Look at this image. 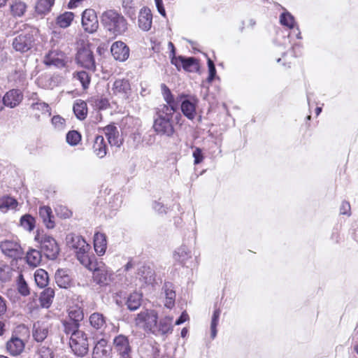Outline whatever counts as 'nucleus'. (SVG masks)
I'll return each mask as SVG.
<instances>
[{
	"mask_svg": "<svg viewBox=\"0 0 358 358\" xmlns=\"http://www.w3.org/2000/svg\"><path fill=\"white\" fill-rule=\"evenodd\" d=\"M112 348L108 341L101 338L96 342L92 352V358H111Z\"/></svg>",
	"mask_w": 358,
	"mask_h": 358,
	"instance_id": "nucleus-16",
	"label": "nucleus"
},
{
	"mask_svg": "<svg viewBox=\"0 0 358 358\" xmlns=\"http://www.w3.org/2000/svg\"><path fill=\"white\" fill-rule=\"evenodd\" d=\"M10 9L13 16L21 17L24 14L27 10V5L22 1L15 0L10 4Z\"/></svg>",
	"mask_w": 358,
	"mask_h": 358,
	"instance_id": "nucleus-35",
	"label": "nucleus"
},
{
	"mask_svg": "<svg viewBox=\"0 0 358 358\" xmlns=\"http://www.w3.org/2000/svg\"><path fill=\"white\" fill-rule=\"evenodd\" d=\"M18 206L17 201L9 196L0 197V210L2 213H7L9 210H16Z\"/></svg>",
	"mask_w": 358,
	"mask_h": 358,
	"instance_id": "nucleus-30",
	"label": "nucleus"
},
{
	"mask_svg": "<svg viewBox=\"0 0 358 358\" xmlns=\"http://www.w3.org/2000/svg\"><path fill=\"white\" fill-rule=\"evenodd\" d=\"M92 148L99 158L102 159L106 155L108 145L103 136L98 135L95 137Z\"/></svg>",
	"mask_w": 358,
	"mask_h": 358,
	"instance_id": "nucleus-23",
	"label": "nucleus"
},
{
	"mask_svg": "<svg viewBox=\"0 0 358 358\" xmlns=\"http://www.w3.org/2000/svg\"><path fill=\"white\" fill-rule=\"evenodd\" d=\"M34 279L39 287H45L48 283V274L43 269H37L34 273Z\"/></svg>",
	"mask_w": 358,
	"mask_h": 358,
	"instance_id": "nucleus-38",
	"label": "nucleus"
},
{
	"mask_svg": "<svg viewBox=\"0 0 358 358\" xmlns=\"http://www.w3.org/2000/svg\"><path fill=\"white\" fill-rule=\"evenodd\" d=\"M55 0H38L36 5V11L38 14L48 13L53 6Z\"/></svg>",
	"mask_w": 358,
	"mask_h": 358,
	"instance_id": "nucleus-41",
	"label": "nucleus"
},
{
	"mask_svg": "<svg viewBox=\"0 0 358 358\" xmlns=\"http://www.w3.org/2000/svg\"><path fill=\"white\" fill-rule=\"evenodd\" d=\"M82 26L84 30L90 34H93L99 28V21L96 13L93 9H85L82 14Z\"/></svg>",
	"mask_w": 358,
	"mask_h": 358,
	"instance_id": "nucleus-11",
	"label": "nucleus"
},
{
	"mask_svg": "<svg viewBox=\"0 0 358 358\" xmlns=\"http://www.w3.org/2000/svg\"><path fill=\"white\" fill-rule=\"evenodd\" d=\"M24 29L13 40V48L17 52H25L29 50L34 42L36 30L31 27L23 24Z\"/></svg>",
	"mask_w": 358,
	"mask_h": 358,
	"instance_id": "nucleus-6",
	"label": "nucleus"
},
{
	"mask_svg": "<svg viewBox=\"0 0 358 358\" xmlns=\"http://www.w3.org/2000/svg\"><path fill=\"white\" fill-rule=\"evenodd\" d=\"M156 7L157 8L158 12L162 15H166V11L164 8V4L162 0H155Z\"/></svg>",
	"mask_w": 358,
	"mask_h": 358,
	"instance_id": "nucleus-62",
	"label": "nucleus"
},
{
	"mask_svg": "<svg viewBox=\"0 0 358 358\" xmlns=\"http://www.w3.org/2000/svg\"><path fill=\"white\" fill-rule=\"evenodd\" d=\"M0 249L6 256L17 259L22 255V249L16 239H5L0 243Z\"/></svg>",
	"mask_w": 358,
	"mask_h": 358,
	"instance_id": "nucleus-12",
	"label": "nucleus"
},
{
	"mask_svg": "<svg viewBox=\"0 0 358 358\" xmlns=\"http://www.w3.org/2000/svg\"><path fill=\"white\" fill-rule=\"evenodd\" d=\"M69 345L76 356L84 357L88 352L87 335L83 331L73 334L70 337Z\"/></svg>",
	"mask_w": 358,
	"mask_h": 358,
	"instance_id": "nucleus-8",
	"label": "nucleus"
},
{
	"mask_svg": "<svg viewBox=\"0 0 358 358\" xmlns=\"http://www.w3.org/2000/svg\"><path fill=\"white\" fill-rule=\"evenodd\" d=\"M192 156L194 157V164L195 165L201 163L204 159L202 150L199 148H195L193 151Z\"/></svg>",
	"mask_w": 358,
	"mask_h": 358,
	"instance_id": "nucleus-57",
	"label": "nucleus"
},
{
	"mask_svg": "<svg viewBox=\"0 0 358 358\" xmlns=\"http://www.w3.org/2000/svg\"><path fill=\"white\" fill-rule=\"evenodd\" d=\"M94 248L99 256L104 255L107 248L106 236L104 234L97 232L94 236Z\"/></svg>",
	"mask_w": 358,
	"mask_h": 358,
	"instance_id": "nucleus-27",
	"label": "nucleus"
},
{
	"mask_svg": "<svg viewBox=\"0 0 358 358\" xmlns=\"http://www.w3.org/2000/svg\"><path fill=\"white\" fill-rule=\"evenodd\" d=\"M66 140L68 144L74 146L78 145L81 141V135L77 131L72 130L67 133Z\"/></svg>",
	"mask_w": 358,
	"mask_h": 358,
	"instance_id": "nucleus-48",
	"label": "nucleus"
},
{
	"mask_svg": "<svg viewBox=\"0 0 358 358\" xmlns=\"http://www.w3.org/2000/svg\"><path fill=\"white\" fill-rule=\"evenodd\" d=\"M180 63L182 68L187 71H194L198 69L196 59L194 57H180Z\"/></svg>",
	"mask_w": 358,
	"mask_h": 358,
	"instance_id": "nucleus-43",
	"label": "nucleus"
},
{
	"mask_svg": "<svg viewBox=\"0 0 358 358\" xmlns=\"http://www.w3.org/2000/svg\"><path fill=\"white\" fill-rule=\"evenodd\" d=\"M11 269L8 266H0V283L8 281L10 279Z\"/></svg>",
	"mask_w": 358,
	"mask_h": 358,
	"instance_id": "nucleus-52",
	"label": "nucleus"
},
{
	"mask_svg": "<svg viewBox=\"0 0 358 358\" xmlns=\"http://www.w3.org/2000/svg\"><path fill=\"white\" fill-rule=\"evenodd\" d=\"M2 99V106L4 105L10 108L18 106L23 99V94L19 90H11L6 93Z\"/></svg>",
	"mask_w": 358,
	"mask_h": 358,
	"instance_id": "nucleus-15",
	"label": "nucleus"
},
{
	"mask_svg": "<svg viewBox=\"0 0 358 358\" xmlns=\"http://www.w3.org/2000/svg\"><path fill=\"white\" fill-rule=\"evenodd\" d=\"M112 90L114 94L120 95L123 99H128L131 94V85L127 79L116 80Z\"/></svg>",
	"mask_w": 358,
	"mask_h": 358,
	"instance_id": "nucleus-19",
	"label": "nucleus"
},
{
	"mask_svg": "<svg viewBox=\"0 0 358 358\" xmlns=\"http://www.w3.org/2000/svg\"><path fill=\"white\" fill-rule=\"evenodd\" d=\"M105 135L107 137L108 143L110 145H115L119 147L120 140H119V131L117 127L114 125H108L104 129Z\"/></svg>",
	"mask_w": 358,
	"mask_h": 358,
	"instance_id": "nucleus-29",
	"label": "nucleus"
},
{
	"mask_svg": "<svg viewBox=\"0 0 358 358\" xmlns=\"http://www.w3.org/2000/svg\"><path fill=\"white\" fill-rule=\"evenodd\" d=\"M88 270L93 271V280L97 285L103 287L109 285L115 279L113 271L102 262H97L96 257L84 266Z\"/></svg>",
	"mask_w": 358,
	"mask_h": 358,
	"instance_id": "nucleus-3",
	"label": "nucleus"
},
{
	"mask_svg": "<svg viewBox=\"0 0 358 358\" xmlns=\"http://www.w3.org/2000/svg\"><path fill=\"white\" fill-rule=\"evenodd\" d=\"M48 334V324L39 321L35 322L33 326L32 336L37 342L43 341Z\"/></svg>",
	"mask_w": 358,
	"mask_h": 358,
	"instance_id": "nucleus-21",
	"label": "nucleus"
},
{
	"mask_svg": "<svg viewBox=\"0 0 358 358\" xmlns=\"http://www.w3.org/2000/svg\"><path fill=\"white\" fill-rule=\"evenodd\" d=\"M101 23L104 29L115 36L124 34L128 29V23L124 17L115 10H107L101 17Z\"/></svg>",
	"mask_w": 358,
	"mask_h": 358,
	"instance_id": "nucleus-2",
	"label": "nucleus"
},
{
	"mask_svg": "<svg viewBox=\"0 0 358 358\" xmlns=\"http://www.w3.org/2000/svg\"><path fill=\"white\" fill-rule=\"evenodd\" d=\"M188 320H189V315L186 311H184L182 313V314L179 317V318L176 321L175 324L180 325L182 323H184L185 322L187 321Z\"/></svg>",
	"mask_w": 358,
	"mask_h": 358,
	"instance_id": "nucleus-61",
	"label": "nucleus"
},
{
	"mask_svg": "<svg viewBox=\"0 0 358 358\" xmlns=\"http://www.w3.org/2000/svg\"><path fill=\"white\" fill-rule=\"evenodd\" d=\"M280 22L289 29H293L295 26V20L294 16L288 11L283 12L280 16Z\"/></svg>",
	"mask_w": 358,
	"mask_h": 358,
	"instance_id": "nucleus-44",
	"label": "nucleus"
},
{
	"mask_svg": "<svg viewBox=\"0 0 358 358\" xmlns=\"http://www.w3.org/2000/svg\"><path fill=\"white\" fill-rule=\"evenodd\" d=\"M113 346L120 358H131V348L129 339L124 335H118L113 339Z\"/></svg>",
	"mask_w": 358,
	"mask_h": 358,
	"instance_id": "nucleus-13",
	"label": "nucleus"
},
{
	"mask_svg": "<svg viewBox=\"0 0 358 358\" xmlns=\"http://www.w3.org/2000/svg\"><path fill=\"white\" fill-rule=\"evenodd\" d=\"M67 244L74 250L78 260L83 266L89 264V262L95 257L90 253V245L80 236L69 235L67 237Z\"/></svg>",
	"mask_w": 358,
	"mask_h": 358,
	"instance_id": "nucleus-4",
	"label": "nucleus"
},
{
	"mask_svg": "<svg viewBox=\"0 0 358 358\" xmlns=\"http://www.w3.org/2000/svg\"><path fill=\"white\" fill-rule=\"evenodd\" d=\"M108 105V101L106 98H99L95 101V106L100 110L107 108Z\"/></svg>",
	"mask_w": 358,
	"mask_h": 358,
	"instance_id": "nucleus-58",
	"label": "nucleus"
},
{
	"mask_svg": "<svg viewBox=\"0 0 358 358\" xmlns=\"http://www.w3.org/2000/svg\"><path fill=\"white\" fill-rule=\"evenodd\" d=\"M30 332L29 328L24 324H20L16 327L13 336H18L22 341H26L29 337Z\"/></svg>",
	"mask_w": 358,
	"mask_h": 358,
	"instance_id": "nucleus-47",
	"label": "nucleus"
},
{
	"mask_svg": "<svg viewBox=\"0 0 358 358\" xmlns=\"http://www.w3.org/2000/svg\"><path fill=\"white\" fill-rule=\"evenodd\" d=\"M55 296V291L52 288L48 287L45 289L41 294L40 301L43 308H48Z\"/></svg>",
	"mask_w": 358,
	"mask_h": 358,
	"instance_id": "nucleus-33",
	"label": "nucleus"
},
{
	"mask_svg": "<svg viewBox=\"0 0 358 358\" xmlns=\"http://www.w3.org/2000/svg\"><path fill=\"white\" fill-rule=\"evenodd\" d=\"M142 300V295L138 292H134L131 294L126 301L127 306L129 310L134 311L137 310L141 304Z\"/></svg>",
	"mask_w": 358,
	"mask_h": 358,
	"instance_id": "nucleus-32",
	"label": "nucleus"
},
{
	"mask_svg": "<svg viewBox=\"0 0 358 358\" xmlns=\"http://www.w3.org/2000/svg\"><path fill=\"white\" fill-rule=\"evenodd\" d=\"M221 310L219 308H216L213 314L211 323H210V336L214 339L217 336V327L219 322L220 315Z\"/></svg>",
	"mask_w": 358,
	"mask_h": 358,
	"instance_id": "nucleus-46",
	"label": "nucleus"
},
{
	"mask_svg": "<svg viewBox=\"0 0 358 358\" xmlns=\"http://www.w3.org/2000/svg\"><path fill=\"white\" fill-rule=\"evenodd\" d=\"M81 83L83 89H87L90 83V77L86 71H82L77 72L74 76Z\"/></svg>",
	"mask_w": 358,
	"mask_h": 358,
	"instance_id": "nucleus-49",
	"label": "nucleus"
},
{
	"mask_svg": "<svg viewBox=\"0 0 358 358\" xmlns=\"http://www.w3.org/2000/svg\"><path fill=\"white\" fill-rule=\"evenodd\" d=\"M38 355L40 358H52V350L45 345H41L38 349Z\"/></svg>",
	"mask_w": 358,
	"mask_h": 358,
	"instance_id": "nucleus-53",
	"label": "nucleus"
},
{
	"mask_svg": "<svg viewBox=\"0 0 358 358\" xmlns=\"http://www.w3.org/2000/svg\"><path fill=\"white\" fill-rule=\"evenodd\" d=\"M62 331L66 334V335H71L73 336V334L80 332L79 327L80 324L76 323V322H73V320H69L68 318H66L62 321Z\"/></svg>",
	"mask_w": 358,
	"mask_h": 358,
	"instance_id": "nucleus-31",
	"label": "nucleus"
},
{
	"mask_svg": "<svg viewBox=\"0 0 358 358\" xmlns=\"http://www.w3.org/2000/svg\"><path fill=\"white\" fill-rule=\"evenodd\" d=\"M70 62L69 57L63 52L54 50L50 51L44 57V64L61 69L66 66Z\"/></svg>",
	"mask_w": 358,
	"mask_h": 358,
	"instance_id": "nucleus-10",
	"label": "nucleus"
},
{
	"mask_svg": "<svg viewBox=\"0 0 358 358\" xmlns=\"http://www.w3.org/2000/svg\"><path fill=\"white\" fill-rule=\"evenodd\" d=\"M208 66L209 75L207 78V81L208 83H211L216 76V69L213 62L210 58H208Z\"/></svg>",
	"mask_w": 358,
	"mask_h": 358,
	"instance_id": "nucleus-56",
	"label": "nucleus"
},
{
	"mask_svg": "<svg viewBox=\"0 0 358 358\" xmlns=\"http://www.w3.org/2000/svg\"><path fill=\"white\" fill-rule=\"evenodd\" d=\"M162 289L164 294V306L167 308L171 309L175 306L176 296L173 285L171 282H166Z\"/></svg>",
	"mask_w": 358,
	"mask_h": 358,
	"instance_id": "nucleus-22",
	"label": "nucleus"
},
{
	"mask_svg": "<svg viewBox=\"0 0 358 358\" xmlns=\"http://www.w3.org/2000/svg\"><path fill=\"white\" fill-rule=\"evenodd\" d=\"M340 213L342 215H350V205L348 201H343L340 207Z\"/></svg>",
	"mask_w": 358,
	"mask_h": 358,
	"instance_id": "nucleus-59",
	"label": "nucleus"
},
{
	"mask_svg": "<svg viewBox=\"0 0 358 358\" xmlns=\"http://www.w3.org/2000/svg\"><path fill=\"white\" fill-rule=\"evenodd\" d=\"M31 108L33 110H38L41 112V113H48L50 115V108L49 105L45 102H36L32 103Z\"/></svg>",
	"mask_w": 358,
	"mask_h": 358,
	"instance_id": "nucleus-50",
	"label": "nucleus"
},
{
	"mask_svg": "<svg viewBox=\"0 0 358 358\" xmlns=\"http://www.w3.org/2000/svg\"><path fill=\"white\" fill-rule=\"evenodd\" d=\"M138 274L140 280L146 284L152 283L154 280V273L150 268L145 266L141 268Z\"/></svg>",
	"mask_w": 358,
	"mask_h": 358,
	"instance_id": "nucleus-45",
	"label": "nucleus"
},
{
	"mask_svg": "<svg viewBox=\"0 0 358 358\" xmlns=\"http://www.w3.org/2000/svg\"><path fill=\"white\" fill-rule=\"evenodd\" d=\"M18 291L23 296H27L29 294V289L26 281L23 278L22 275L18 277Z\"/></svg>",
	"mask_w": 358,
	"mask_h": 358,
	"instance_id": "nucleus-51",
	"label": "nucleus"
},
{
	"mask_svg": "<svg viewBox=\"0 0 358 358\" xmlns=\"http://www.w3.org/2000/svg\"><path fill=\"white\" fill-rule=\"evenodd\" d=\"M73 112L79 120H84L87 113V104L83 101H78L73 105Z\"/></svg>",
	"mask_w": 358,
	"mask_h": 358,
	"instance_id": "nucleus-37",
	"label": "nucleus"
},
{
	"mask_svg": "<svg viewBox=\"0 0 358 358\" xmlns=\"http://www.w3.org/2000/svg\"><path fill=\"white\" fill-rule=\"evenodd\" d=\"M76 60L84 68L95 71L96 66L93 53L88 47H83L78 50Z\"/></svg>",
	"mask_w": 358,
	"mask_h": 358,
	"instance_id": "nucleus-14",
	"label": "nucleus"
},
{
	"mask_svg": "<svg viewBox=\"0 0 358 358\" xmlns=\"http://www.w3.org/2000/svg\"><path fill=\"white\" fill-rule=\"evenodd\" d=\"M157 321L158 314L155 310L145 309L136 315L134 323L145 331L153 334Z\"/></svg>",
	"mask_w": 358,
	"mask_h": 358,
	"instance_id": "nucleus-7",
	"label": "nucleus"
},
{
	"mask_svg": "<svg viewBox=\"0 0 358 358\" xmlns=\"http://www.w3.org/2000/svg\"><path fill=\"white\" fill-rule=\"evenodd\" d=\"M65 120L60 115H55L52 118V124L59 131L63 130L65 127Z\"/></svg>",
	"mask_w": 358,
	"mask_h": 358,
	"instance_id": "nucleus-54",
	"label": "nucleus"
},
{
	"mask_svg": "<svg viewBox=\"0 0 358 358\" xmlns=\"http://www.w3.org/2000/svg\"><path fill=\"white\" fill-rule=\"evenodd\" d=\"M36 220L29 214H25L21 217L20 220V226L27 231H31L35 227Z\"/></svg>",
	"mask_w": 358,
	"mask_h": 358,
	"instance_id": "nucleus-40",
	"label": "nucleus"
},
{
	"mask_svg": "<svg viewBox=\"0 0 358 358\" xmlns=\"http://www.w3.org/2000/svg\"><path fill=\"white\" fill-rule=\"evenodd\" d=\"M84 314L81 308L78 306H72L69 309V320H72L78 324L83 320Z\"/></svg>",
	"mask_w": 358,
	"mask_h": 358,
	"instance_id": "nucleus-42",
	"label": "nucleus"
},
{
	"mask_svg": "<svg viewBox=\"0 0 358 358\" xmlns=\"http://www.w3.org/2000/svg\"><path fill=\"white\" fill-rule=\"evenodd\" d=\"M41 252L32 249L27 252L26 260L29 266L36 267L41 263Z\"/></svg>",
	"mask_w": 358,
	"mask_h": 358,
	"instance_id": "nucleus-36",
	"label": "nucleus"
},
{
	"mask_svg": "<svg viewBox=\"0 0 358 358\" xmlns=\"http://www.w3.org/2000/svg\"><path fill=\"white\" fill-rule=\"evenodd\" d=\"M153 208L156 212H157L159 213H166V208H165L164 206L159 201L154 202Z\"/></svg>",
	"mask_w": 358,
	"mask_h": 358,
	"instance_id": "nucleus-60",
	"label": "nucleus"
},
{
	"mask_svg": "<svg viewBox=\"0 0 358 358\" xmlns=\"http://www.w3.org/2000/svg\"><path fill=\"white\" fill-rule=\"evenodd\" d=\"M39 215L48 229H52L55 227L54 216L50 207L43 206L39 208Z\"/></svg>",
	"mask_w": 358,
	"mask_h": 358,
	"instance_id": "nucleus-28",
	"label": "nucleus"
},
{
	"mask_svg": "<svg viewBox=\"0 0 358 358\" xmlns=\"http://www.w3.org/2000/svg\"><path fill=\"white\" fill-rule=\"evenodd\" d=\"M190 257V251L185 245L178 248L173 253L174 259L180 263H185Z\"/></svg>",
	"mask_w": 358,
	"mask_h": 358,
	"instance_id": "nucleus-34",
	"label": "nucleus"
},
{
	"mask_svg": "<svg viewBox=\"0 0 358 358\" xmlns=\"http://www.w3.org/2000/svg\"><path fill=\"white\" fill-rule=\"evenodd\" d=\"M256 24V21L253 18H247L241 22L238 28L241 32H243L245 28L253 29Z\"/></svg>",
	"mask_w": 358,
	"mask_h": 358,
	"instance_id": "nucleus-55",
	"label": "nucleus"
},
{
	"mask_svg": "<svg viewBox=\"0 0 358 358\" xmlns=\"http://www.w3.org/2000/svg\"><path fill=\"white\" fill-rule=\"evenodd\" d=\"M90 325L97 331H99L101 334L104 332L106 327H107L106 319L104 316L99 313H92L89 318Z\"/></svg>",
	"mask_w": 358,
	"mask_h": 358,
	"instance_id": "nucleus-25",
	"label": "nucleus"
},
{
	"mask_svg": "<svg viewBox=\"0 0 358 358\" xmlns=\"http://www.w3.org/2000/svg\"><path fill=\"white\" fill-rule=\"evenodd\" d=\"M34 239L40 244L41 252L49 259H55L59 252V248L53 237L43 231H37Z\"/></svg>",
	"mask_w": 358,
	"mask_h": 358,
	"instance_id": "nucleus-5",
	"label": "nucleus"
},
{
	"mask_svg": "<svg viewBox=\"0 0 358 358\" xmlns=\"http://www.w3.org/2000/svg\"><path fill=\"white\" fill-rule=\"evenodd\" d=\"M161 88L166 104L160 105L157 108L153 128L158 134L171 136L174 133L171 120L178 107V101H175V98L166 85L162 84Z\"/></svg>",
	"mask_w": 358,
	"mask_h": 358,
	"instance_id": "nucleus-1",
	"label": "nucleus"
},
{
	"mask_svg": "<svg viewBox=\"0 0 358 358\" xmlns=\"http://www.w3.org/2000/svg\"><path fill=\"white\" fill-rule=\"evenodd\" d=\"M173 317L166 316L162 318L159 322H157L155 326L154 335H165L166 334H171L173 331Z\"/></svg>",
	"mask_w": 358,
	"mask_h": 358,
	"instance_id": "nucleus-20",
	"label": "nucleus"
},
{
	"mask_svg": "<svg viewBox=\"0 0 358 358\" xmlns=\"http://www.w3.org/2000/svg\"><path fill=\"white\" fill-rule=\"evenodd\" d=\"M84 0H70L68 3V8L73 9L77 8Z\"/></svg>",
	"mask_w": 358,
	"mask_h": 358,
	"instance_id": "nucleus-64",
	"label": "nucleus"
},
{
	"mask_svg": "<svg viewBox=\"0 0 358 358\" xmlns=\"http://www.w3.org/2000/svg\"><path fill=\"white\" fill-rule=\"evenodd\" d=\"M6 301L5 299L0 295V317L6 313Z\"/></svg>",
	"mask_w": 358,
	"mask_h": 358,
	"instance_id": "nucleus-63",
	"label": "nucleus"
},
{
	"mask_svg": "<svg viewBox=\"0 0 358 358\" xmlns=\"http://www.w3.org/2000/svg\"><path fill=\"white\" fill-rule=\"evenodd\" d=\"M74 14L72 12H65L57 18V24L61 28L69 27L73 20Z\"/></svg>",
	"mask_w": 358,
	"mask_h": 358,
	"instance_id": "nucleus-39",
	"label": "nucleus"
},
{
	"mask_svg": "<svg viewBox=\"0 0 358 358\" xmlns=\"http://www.w3.org/2000/svg\"><path fill=\"white\" fill-rule=\"evenodd\" d=\"M152 15L150 9L144 8L138 15V26L143 31H148L152 26Z\"/></svg>",
	"mask_w": 358,
	"mask_h": 358,
	"instance_id": "nucleus-24",
	"label": "nucleus"
},
{
	"mask_svg": "<svg viewBox=\"0 0 358 358\" xmlns=\"http://www.w3.org/2000/svg\"><path fill=\"white\" fill-rule=\"evenodd\" d=\"M175 101L180 103L181 110L183 115L189 120H193L196 116V107L199 102L196 97L181 94Z\"/></svg>",
	"mask_w": 358,
	"mask_h": 358,
	"instance_id": "nucleus-9",
	"label": "nucleus"
},
{
	"mask_svg": "<svg viewBox=\"0 0 358 358\" xmlns=\"http://www.w3.org/2000/svg\"><path fill=\"white\" fill-rule=\"evenodd\" d=\"M55 282L61 288H67L70 286L71 278L69 271L64 268L58 269L55 273Z\"/></svg>",
	"mask_w": 358,
	"mask_h": 358,
	"instance_id": "nucleus-26",
	"label": "nucleus"
},
{
	"mask_svg": "<svg viewBox=\"0 0 358 358\" xmlns=\"http://www.w3.org/2000/svg\"><path fill=\"white\" fill-rule=\"evenodd\" d=\"M24 347L25 341L16 336H12L6 343V350L12 356L20 355L24 351Z\"/></svg>",
	"mask_w": 358,
	"mask_h": 358,
	"instance_id": "nucleus-18",
	"label": "nucleus"
},
{
	"mask_svg": "<svg viewBox=\"0 0 358 358\" xmlns=\"http://www.w3.org/2000/svg\"><path fill=\"white\" fill-rule=\"evenodd\" d=\"M110 52L115 59L124 62L129 56V49L128 46L122 41H116L113 43Z\"/></svg>",
	"mask_w": 358,
	"mask_h": 358,
	"instance_id": "nucleus-17",
	"label": "nucleus"
}]
</instances>
